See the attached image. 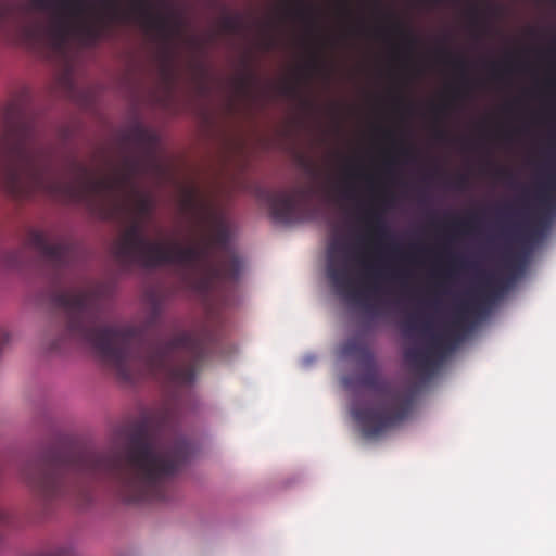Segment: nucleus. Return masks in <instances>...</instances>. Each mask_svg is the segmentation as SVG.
Wrapping results in <instances>:
<instances>
[{"mask_svg":"<svg viewBox=\"0 0 556 556\" xmlns=\"http://www.w3.org/2000/svg\"><path fill=\"white\" fill-rule=\"evenodd\" d=\"M157 143L154 131L136 125L122 136V153L111 174L97 178L73 160L75 177L66 179L39 142L35 121L20 101H12L0 112V191L16 200L42 195L63 204H84L105 220L124 214L144 222L153 202L139 191L136 178L160 168Z\"/></svg>","mask_w":556,"mask_h":556,"instance_id":"1","label":"nucleus"},{"mask_svg":"<svg viewBox=\"0 0 556 556\" xmlns=\"http://www.w3.org/2000/svg\"><path fill=\"white\" fill-rule=\"evenodd\" d=\"M174 428L175 412L164 406L135 427L123 453L81 446L52 448L29 462L23 476L46 501L65 495L87 498L94 481L113 483L126 503L166 501L174 478L193 451Z\"/></svg>","mask_w":556,"mask_h":556,"instance_id":"2","label":"nucleus"},{"mask_svg":"<svg viewBox=\"0 0 556 556\" xmlns=\"http://www.w3.org/2000/svg\"><path fill=\"white\" fill-rule=\"evenodd\" d=\"M51 303L62 314L64 336L89 345L124 382L151 376L174 387L190 386L212 350L206 330L182 331L162 342L149 341L146 326L103 325L100 290L91 282L55 291Z\"/></svg>","mask_w":556,"mask_h":556,"instance_id":"3","label":"nucleus"},{"mask_svg":"<svg viewBox=\"0 0 556 556\" xmlns=\"http://www.w3.org/2000/svg\"><path fill=\"white\" fill-rule=\"evenodd\" d=\"M102 11H96L88 0H29V8L51 15L54 45L62 49L70 39L84 48H94L102 41L112 22L136 16L141 25L169 43L181 31V22L173 14L156 12L152 0H130L129 12L121 8L119 0H101Z\"/></svg>","mask_w":556,"mask_h":556,"instance_id":"4","label":"nucleus"},{"mask_svg":"<svg viewBox=\"0 0 556 556\" xmlns=\"http://www.w3.org/2000/svg\"><path fill=\"white\" fill-rule=\"evenodd\" d=\"M504 290L503 280L493 274H485L479 288L469 299L462 300L455 307L450 327L443 333L433 331L429 320L420 325L415 316L409 317L406 326L409 330L420 329L428 337L425 349L410 348L405 351V359L421 376L434 375L447 352L453 351L462 340V333L471 326V317L481 315L489 303L498 298Z\"/></svg>","mask_w":556,"mask_h":556,"instance_id":"5","label":"nucleus"},{"mask_svg":"<svg viewBox=\"0 0 556 556\" xmlns=\"http://www.w3.org/2000/svg\"><path fill=\"white\" fill-rule=\"evenodd\" d=\"M181 206L186 212L191 213L202 220L210 218L212 222V230L208 236L204 237L200 244L188 245L206 250L205 257L191 265H175L187 273H202L205 276L204 282L206 285L218 281H236L240 275L241 263L228 249L229 231L225 220L216 214H206L207 206L200 199L198 189L194 187H186L184 189Z\"/></svg>","mask_w":556,"mask_h":556,"instance_id":"6","label":"nucleus"},{"mask_svg":"<svg viewBox=\"0 0 556 556\" xmlns=\"http://www.w3.org/2000/svg\"><path fill=\"white\" fill-rule=\"evenodd\" d=\"M363 219L366 224V233L358 236L352 245L332 242L328 248L326 267L327 277L336 292L356 302H361L362 293L354 288L346 261L349 258L357 261L365 269L366 276L375 281L383 278L380 256L375 253V262H371L368 248L372 241H379L389 235L382 216L377 210L368 208Z\"/></svg>","mask_w":556,"mask_h":556,"instance_id":"7","label":"nucleus"},{"mask_svg":"<svg viewBox=\"0 0 556 556\" xmlns=\"http://www.w3.org/2000/svg\"><path fill=\"white\" fill-rule=\"evenodd\" d=\"M126 218L128 225L115 244V255L125 266L139 265L152 269L163 265H191L206 255V250L194 247L151 241L146 237L143 220L127 216Z\"/></svg>","mask_w":556,"mask_h":556,"instance_id":"8","label":"nucleus"},{"mask_svg":"<svg viewBox=\"0 0 556 556\" xmlns=\"http://www.w3.org/2000/svg\"><path fill=\"white\" fill-rule=\"evenodd\" d=\"M366 364L368 368L359 377V383L384 397L386 403L377 407L353 408L352 414L364 437L376 438L407 417L412 401L409 397H402L388 380L379 376L374 361Z\"/></svg>","mask_w":556,"mask_h":556,"instance_id":"9","label":"nucleus"},{"mask_svg":"<svg viewBox=\"0 0 556 556\" xmlns=\"http://www.w3.org/2000/svg\"><path fill=\"white\" fill-rule=\"evenodd\" d=\"M0 31L11 34L23 47L35 49L43 40L40 22L22 17V9L14 0H0Z\"/></svg>","mask_w":556,"mask_h":556,"instance_id":"10","label":"nucleus"},{"mask_svg":"<svg viewBox=\"0 0 556 556\" xmlns=\"http://www.w3.org/2000/svg\"><path fill=\"white\" fill-rule=\"evenodd\" d=\"M27 247L38 252L42 262L51 269L53 280H60L76 256L75 245L67 239L51 243L49 237L40 230L31 229L26 238Z\"/></svg>","mask_w":556,"mask_h":556,"instance_id":"11","label":"nucleus"},{"mask_svg":"<svg viewBox=\"0 0 556 556\" xmlns=\"http://www.w3.org/2000/svg\"><path fill=\"white\" fill-rule=\"evenodd\" d=\"M260 197L268 204L275 222L289 225L303 219L305 202L302 189L290 192L262 190Z\"/></svg>","mask_w":556,"mask_h":556,"instance_id":"12","label":"nucleus"},{"mask_svg":"<svg viewBox=\"0 0 556 556\" xmlns=\"http://www.w3.org/2000/svg\"><path fill=\"white\" fill-rule=\"evenodd\" d=\"M342 354L346 356H361L365 363L372 362V353L368 346L358 338H351L342 345Z\"/></svg>","mask_w":556,"mask_h":556,"instance_id":"13","label":"nucleus"},{"mask_svg":"<svg viewBox=\"0 0 556 556\" xmlns=\"http://www.w3.org/2000/svg\"><path fill=\"white\" fill-rule=\"evenodd\" d=\"M556 190V174L548 175L546 182L540 184L536 189V199L542 207L551 204V193Z\"/></svg>","mask_w":556,"mask_h":556,"instance_id":"14","label":"nucleus"},{"mask_svg":"<svg viewBox=\"0 0 556 556\" xmlns=\"http://www.w3.org/2000/svg\"><path fill=\"white\" fill-rule=\"evenodd\" d=\"M293 14L296 18L305 22L309 28L316 27V10L304 0H298V7L293 11Z\"/></svg>","mask_w":556,"mask_h":556,"instance_id":"15","label":"nucleus"},{"mask_svg":"<svg viewBox=\"0 0 556 556\" xmlns=\"http://www.w3.org/2000/svg\"><path fill=\"white\" fill-rule=\"evenodd\" d=\"M25 248L8 251L2 256L3 265L8 268L18 269L24 266Z\"/></svg>","mask_w":556,"mask_h":556,"instance_id":"16","label":"nucleus"},{"mask_svg":"<svg viewBox=\"0 0 556 556\" xmlns=\"http://www.w3.org/2000/svg\"><path fill=\"white\" fill-rule=\"evenodd\" d=\"M477 222L476 215H470L466 219H455L451 223L450 227L459 232H470L475 230Z\"/></svg>","mask_w":556,"mask_h":556,"instance_id":"17","label":"nucleus"},{"mask_svg":"<svg viewBox=\"0 0 556 556\" xmlns=\"http://www.w3.org/2000/svg\"><path fill=\"white\" fill-rule=\"evenodd\" d=\"M392 29L401 35V37L406 42L409 49H413L416 46V37L409 30H407L400 22H395L393 24Z\"/></svg>","mask_w":556,"mask_h":556,"instance_id":"18","label":"nucleus"},{"mask_svg":"<svg viewBox=\"0 0 556 556\" xmlns=\"http://www.w3.org/2000/svg\"><path fill=\"white\" fill-rule=\"evenodd\" d=\"M511 231H513L515 238L519 242H522V243L532 239V237L534 235V230L527 228V226L525 224L514 225Z\"/></svg>","mask_w":556,"mask_h":556,"instance_id":"19","label":"nucleus"},{"mask_svg":"<svg viewBox=\"0 0 556 556\" xmlns=\"http://www.w3.org/2000/svg\"><path fill=\"white\" fill-rule=\"evenodd\" d=\"M523 266V258L519 253H510L505 257V267L509 271H516L521 269Z\"/></svg>","mask_w":556,"mask_h":556,"instance_id":"20","label":"nucleus"},{"mask_svg":"<svg viewBox=\"0 0 556 556\" xmlns=\"http://www.w3.org/2000/svg\"><path fill=\"white\" fill-rule=\"evenodd\" d=\"M241 22L239 16L226 15L222 20V27L227 33H236L240 29Z\"/></svg>","mask_w":556,"mask_h":556,"instance_id":"21","label":"nucleus"},{"mask_svg":"<svg viewBox=\"0 0 556 556\" xmlns=\"http://www.w3.org/2000/svg\"><path fill=\"white\" fill-rule=\"evenodd\" d=\"M253 80V75L248 73L236 79V89L241 94H248Z\"/></svg>","mask_w":556,"mask_h":556,"instance_id":"22","label":"nucleus"},{"mask_svg":"<svg viewBox=\"0 0 556 556\" xmlns=\"http://www.w3.org/2000/svg\"><path fill=\"white\" fill-rule=\"evenodd\" d=\"M471 264L463 258L452 257L448 268L444 271V277L450 278L453 276L456 268H470Z\"/></svg>","mask_w":556,"mask_h":556,"instance_id":"23","label":"nucleus"},{"mask_svg":"<svg viewBox=\"0 0 556 556\" xmlns=\"http://www.w3.org/2000/svg\"><path fill=\"white\" fill-rule=\"evenodd\" d=\"M453 65L455 68L465 72L467 70V61L464 58H456L453 60Z\"/></svg>","mask_w":556,"mask_h":556,"instance_id":"24","label":"nucleus"},{"mask_svg":"<svg viewBox=\"0 0 556 556\" xmlns=\"http://www.w3.org/2000/svg\"><path fill=\"white\" fill-rule=\"evenodd\" d=\"M281 92L286 96L294 97L298 94V88L294 85L288 84L281 88Z\"/></svg>","mask_w":556,"mask_h":556,"instance_id":"25","label":"nucleus"},{"mask_svg":"<svg viewBox=\"0 0 556 556\" xmlns=\"http://www.w3.org/2000/svg\"><path fill=\"white\" fill-rule=\"evenodd\" d=\"M434 137L435 139H438L439 141H445L446 138H447V132L444 130V129H437L434 131Z\"/></svg>","mask_w":556,"mask_h":556,"instance_id":"26","label":"nucleus"},{"mask_svg":"<svg viewBox=\"0 0 556 556\" xmlns=\"http://www.w3.org/2000/svg\"><path fill=\"white\" fill-rule=\"evenodd\" d=\"M399 152L402 156L409 157L412 155L413 149L409 146H402Z\"/></svg>","mask_w":556,"mask_h":556,"instance_id":"27","label":"nucleus"},{"mask_svg":"<svg viewBox=\"0 0 556 556\" xmlns=\"http://www.w3.org/2000/svg\"><path fill=\"white\" fill-rule=\"evenodd\" d=\"M10 340V336L7 331H0V348L5 345Z\"/></svg>","mask_w":556,"mask_h":556,"instance_id":"28","label":"nucleus"},{"mask_svg":"<svg viewBox=\"0 0 556 556\" xmlns=\"http://www.w3.org/2000/svg\"><path fill=\"white\" fill-rule=\"evenodd\" d=\"M469 14H470L471 21L473 23H476L478 21V16H479L478 9L476 7L471 8L469 11Z\"/></svg>","mask_w":556,"mask_h":556,"instance_id":"29","label":"nucleus"},{"mask_svg":"<svg viewBox=\"0 0 556 556\" xmlns=\"http://www.w3.org/2000/svg\"><path fill=\"white\" fill-rule=\"evenodd\" d=\"M445 109H446V105H433V106H432V111H433V113H434L437 116H438V115H440V114H442V113H444Z\"/></svg>","mask_w":556,"mask_h":556,"instance_id":"30","label":"nucleus"},{"mask_svg":"<svg viewBox=\"0 0 556 556\" xmlns=\"http://www.w3.org/2000/svg\"><path fill=\"white\" fill-rule=\"evenodd\" d=\"M311 70H318L319 68V64H318V61L316 58L312 59V61L308 63L307 65Z\"/></svg>","mask_w":556,"mask_h":556,"instance_id":"31","label":"nucleus"},{"mask_svg":"<svg viewBox=\"0 0 556 556\" xmlns=\"http://www.w3.org/2000/svg\"><path fill=\"white\" fill-rule=\"evenodd\" d=\"M467 184V179L465 176H459L458 179H457V186L459 188H463L465 187V185Z\"/></svg>","mask_w":556,"mask_h":556,"instance_id":"32","label":"nucleus"},{"mask_svg":"<svg viewBox=\"0 0 556 556\" xmlns=\"http://www.w3.org/2000/svg\"><path fill=\"white\" fill-rule=\"evenodd\" d=\"M273 45H274V42H273L271 38L266 39L264 42V47L266 50L270 49L273 47Z\"/></svg>","mask_w":556,"mask_h":556,"instance_id":"33","label":"nucleus"},{"mask_svg":"<svg viewBox=\"0 0 556 556\" xmlns=\"http://www.w3.org/2000/svg\"><path fill=\"white\" fill-rule=\"evenodd\" d=\"M7 521V514L0 508V522Z\"/></svg>","mask_w":556,"mask_h":556,"instance_id":"34","label":"nucleus"},{"mask_svg":"<svg viewBox=\"0 0 556 556\" xmlns=\"http://www.w3.org/2000/svg\"><path fill=\"white\" fill-rule=\"evenodd\" d=\"M364 307L368 313H375V307L372 305L364 304Z\"/></svg>","mask_w":556,"mask_h":556,"instance_id":"35","label":"nucleus"},{"mask_svg":"<svg viewBox=\"0 0 556 556\" xmlns=\"http://www.w3.org/2000/svg\"><path fill=\"white\" fill-rule=\"evenodd\" d=\"M344 197L352 198V193H351V188L350 187L344 191Z\"/></svg>","mask_w":556,"mask_h":556,"instance_id":"36","label":"nucleus"},{"mask_svg":"<svg viewBox=\"0 0 556 556\" xmlns=\"http://www.w3.org/2000/svg\"><path fill=\"white\" fill-rule=\"evenodd\" d=\"M402 257L405 258V260L413 261V255L412 254H402Z\"/></svg>","mask_w":556,"mask_h":556,"instance_id":"37","label":"nucleus"},{"mask_svg":"<svg viewBox=\"0 0 556 556\" xmlns=\"http://www.w3.org/2000/svg\"><path fill=\"white\" fill-rule=\"evenodd\" d=\"M491 67H492V71H493L494 73H496V70H497L498 65H497L496 63H492V66H491Z\"/></svg>","mask_w":556,"mask_h":556,"instance_id":"38","label":"nucleus"},{"mask_svg":"<svg viewBox=\"0 0 556 556\" xmlns=\"http://www.w3.org/2000/svg\"><path fill=\"white\" fill-rule=\"evenodd\" d=\"M498 175H505V176H507V175H509V174H508V172L501 169V170H498Z\"/></svg>","mask_w":556,"mask_h":556,"instance_id":"39","label":"nucleus"},{"mask_svg":"<svg viewBox=\"0 0 556 556\" xmlns=\"http://www.w3.org/2000/svg\"><path fill=\"white\" fill-rule=\"evenodd\" d=\"M59 348H60V346H59V344H56V343L52 346V349H53V350H58Z\"/></svg>","mask_w":556,"mask_h":556,"instance_id":"40","label":"nucleus"},{"mask_svg":"<svg viewBox=\"0 0 556 556\" xmlns=\"http://www.w3.org/2000/svg\"><path fill=\"white\" fill-rule=\"evenodd\" d=\"M442 52H443L445 55L450 56V52H448V51L443 50Z\"/></svg>","mask_w":556,"mask_h":556,"instance_id":"41","label":"nucleus"},{"mask_svg":"<svg viewBox=\"0 0 556 556\" xmlns=\"http://www.w3.org/2000/svg\"><path fill=\"white\" fill-rule=\"evenodd\" d=\"M349 176H350V177H354V176H355V174H354V173H349Z\"/></svg>","mask_w":556,"mask_h":556,"instance_id":"42","label":"nucleus"}]
</instances>
